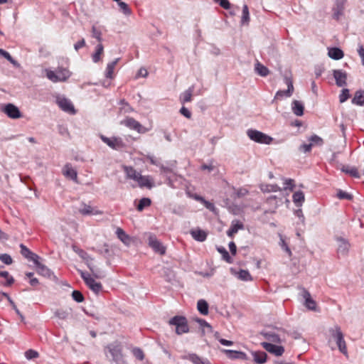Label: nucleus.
Listing matches in <instances>:
<instances>
[{
	"mask_svg": "<svg viewBox=\"0 0 364 364\" xmlns=\"http://www.w3.org/2000/svg\"><path fill=\"white\" fill-rule=\"evenodd\" d=\"M105 354L112 364H127L122 353V345L114 341L105 347Z\"/></svg>",
	"mask_w": 364,
	"mask_h": 364,
	"instance_id": "1",
	"label": "nucleus"
},
{
	"mask_svg": "<svg viewBox=\"0 0 364 364\" xmlns=\"http://www.w3.org/2000/svg\"><path fill=\"white\" fill-rule=\"evenodd\" d=\"M330 339L329 342L332 340L336 343L338 350L344 355L348 354L346 341L343 338V334L338 326H335L329 329Z\"/></svg>",
	"mask_w": 364,
	"mask_h": 364,
	"instance_id": "2",
	"label": "nucleus"
},
{
	"mask_svg": "<svg viewBox=\"0 0 364 364\" xmlns=\"http://www.w3.org/2000/svg\"><path fill=\"white\" fill-rule=\"evenodd\" d=\"M168 324L176 326V333L178 335H181L189 331L188 321L184 316H175L169 320Z\"/></svg>",
	"mask_w": 364,
	"mask_h": 364,
	"instance_id": "3",
	"label": "nucleus"
},
{
	"mask_svg": "<svg viewBox=\"0 0 364 364\" xmlns=\"http://www.w3.org/2000/svg\"><path fill=\"white\" fill-rule=\"evenodd\" d=\"M47 77L52 82H63L65 81L69 78L70 74L68 70L63 68H59L57 70H48L47 71Z\"/></svg>",
	"mask_w": 364,
	"mask_h": 364,
	"instance_id": "4",
	"label": "nucleus"
},
{
	"mask_svg": "<svg viewBox=\"0 0 364 364\" xmlns=\"http://www.w3.org/2000/svg\"><path fill=\"white\" fill-rule=\"evenodd\" d=\"M247 134L251 140L260 144H269L273 140L271 136L255 129H248Z\"/></svg>",
	"mask_w": 364,
	"mask_h": 364,
	"instance_id": "5",
	"label": "nucleus"
},
{
	"mask_svg": "<svg viewBox=\"0 0 364 364\" xmlns=\"http://www.w3.org/2000/svg\"><path fill=\"white\" fill-rule=\"evenodd\" d=\"M147 236L149 246L156 252L161 255L166 253V247L157 239L155 235L148 232L145 234Z\"/></svg>",
	"mask_w": 364,
	"mask_h": 364,
	"instance_id": "6",
	"label": "nucleus"
},
{
	"mask_svg": "<svg viewBox=\"0 0 364 364\" xmlns=\"http://www.w3.org/2000/svg\"><path fill=\"white\" fill-rule=\"evenodd\" d=\"M80 276L82 279L84 280L86 285L95 293L98 294L102 289V286L100 282H97L95 280L91 275L83 271H80Z\"/></svg>",
	"mask_w": 364,
	"mask_h": 364,
	"instance_id": "7",
	"label": "nucleus"
},
{
	"mask_svg": "<svg viewBox=\"0 0 364 364\" xmlns=\"http://www.w3.org/2000/svg\"><path fill=\"white\" fill-rule=\"evenodd\" d=\"M120 124L124 125L130 129L136 131L140 134L146 133L148 131L146 128L132 117H126L120 122Z\"/></svg>",
	"mask_w": 364,
	"mask_h": 364,
	"instance_id": "8",
	"label": "nucleus"
},
{
	"mask_svg": "<svg viewBox=\"0 0 364 364\" xmlns=\"http://www.w3.org/2000/svg\"><path fill=\"white\" fill-rule=\"evenodd\" d=\"M284 82H285L286 85H287V90L277 91L274 96V100H282L284 97H289L291 96V95L294 92V86H293L292 80L290 77L286 76V77H284Z\"/></svg>",
	"mask_w": 364,
	"mask_h": 364,
	"instance_id": "9",
	"label": "nucleus"
},
{
	"mask_svg": "<svg viewBox=\"0 0 364 364\" xmlns=\"http://www.w3.org/2000/svg\"><path fill=\"white\" fill-rule=\"evenodd\" d=\"M1 111L11 119H19L22 117L19 109L11 103L5 105Z\"/></svg>",
	"mask_w": 364,
	"mask_h": 364,
	"instance_id": "10",
	"label": "nucleus"
},
{
	"mask_svg": "<svg viewBox=\"0 0 364 364\" xmlns=\"http://www.w3.org/2000/svg\"><path fill=\"white\" fill-rule=\"evenodd\" d=\"M261 346L267 352H269L276 356H281L284 352V348L282 346H277L275 344H273L271 343H267V342L261 343Z\"/></svg>",
	"mask_w": 364,
	"mask_h": 364,
	"instance_id": "11",
	"label": "nucleus"
},
{
	"mask_svg": "<svg viewBox=\"0 0 364 364\" xmlns=\"http://www.w3.org/2000/svg\"><path fill=\"white\" fill-rule=\"evenodd\" d=\"M76 252L79 255V256L86 261L88 268L93 273L95 277L97 278H102L104 275H102L99 271L95 269L94 267L90 264V261L93 260V258L90 257L87 252H85L82 250H76Z\"/></svg>",
	"mask_w": 364,
	"mask_h": 364,
	"instance_id": "12",
	"label": "nucleus"
},
{
	"mask_svg": "<svg viewBox=\"0 0 364 364\" xmlns=\"http://www.w3.org/2000/svg\"><path fill=\"white\" fill-rule=\"evenodd\" d=\"M100 138L103 142H105L109 147L114 149H119L123 148L124 146L122 139L119 137L108 138L107 136L102 135Z\"/></svg>",
	"mask_w": 364,
	"mask_h": 364,
	"instance_id": "13",
	"label": "nucleus"
},
{
	"mask_svg": "<svg viewBox=\"0 0 364 364\" xmlns=\"http://www.w3.org/2000/svg\"><path fill=\"white\" fill-rule=\"evenodd\" d=\"M57 104L62 110L71 114L75 113L74 106L69 100L65 97H59L57 99Z\"/></svg>",
	"mask_w": 364,
	"mask_h": 364,
	"instance_id": "14",
	"label": "nucleus"
},
{
	"mask_svg": "<svg viewBox=\"0 0 364 364\" xmlns=\"http://www.w3.org/2000/svg\"><path fill=\"white\" fill-rule=\"evenodd\" d=\"M301 296L305 300V306L309 310L316 311V302L311 298L309 291L305 289H302Z\"/></svg>",
	"mask_w": 364,
	"mask_h": 364,
	"instance_id": "15",
	"label": "nucleus"
},
{
	"mask_svg": "<svg viewBox=\"0 0 364 364\" xmlns=\"http://www.w3.org/2000/svg\"><path fill=\"white\" fill-rule=\"evenodd\" d=\"M336 83L338 87H343L346 85L347 73L341 70L333 71Z\"/></svg>",
	"mask_w": 364,
	"mask_h": 364,
	"instance_id": "16",
	"label": "nucleus"
},
{
	"mask_svg": "<svg viewBox=\"0 0 364 364\" xmlns=\"http://www.w3.org/2000/svg\"><path fill=\"white\" fill-rule=\"evenodd\" d=\"M346 1V0H336V4L333 9V17L334 19L338 20L343 15Z\"/></svg>",
	"mask_w": 364,
	"mask_h": 364,
	"instance_id": "17",
	"label": "nucleus"
},
{
	"mask_svg": "<svg viewBox=\"0 0 364 364\" xmlns=\"http://www.w3.org/2000/svg\"><path fill=\"white\" fill-rule=\"evenodd\" d=\"M136 182L141 188L146 187L150 189L154 186V180L150 176H142L140 174Z\"/></svg>",
	"mask_w": 364,
	"mask_h": 364,
	"instance_id": "18",
	"label": "nucleus"
},
{
	"mask_svg": "<svg viewBox=\"0 0 364 364\" xmlns=\"http://www.w3.org/2000/svg\"><path fill=\"white\" fill-rule=\"evenodd\" d=\"M21 248V254L28 259L30 261L32 262H36V260L39 259L40 257L36 254L32 252L28 248H27L26 246H25L23 244L20 245Z\"/></svg>",
	"mask_w": 364,
	"mask_h": 364,
	"instance_id": "19",
	"label": "nucleus"
},
{
	"mask_svg": "<svg viewBox=\"0 0 364 364\" xmlns=\"http://www.w3.org/2000/svg\"><path fill=\"white\" fill-rule=\"evenodd\" d=\"M78 211L83 215H98L102 213L101 212L95 210L91 205H87L84 203H81Z\"/></svg>",
	"mask_w": 364,
	"mask_h": 364,
	"instance_id": "20",
	"label": "nucleus"
},
{
	"mask_svg": "<svg viewBox=\"0 0 364 364\" xmlns=\"http://www.w3.org/2000/svg\"><path fill=\"white\" fill-rule=\"evenodd\" d=\"M116 235L122 242H123L126 246H129L132 240V237L127 234L123 229L117 228L116 230Z\"/></svg>",
	"mask_w": 364,
	"mask_h": 364,
	"instance_id": "21",
	"label": "nucleus"
},
{
	"mask_svg": "<svg viewBox=\"0 0 364 364\" xmlns=\"http://www.w3.org/2000/svg\"><path fill=\"white\" fill-rule=\"evenodd\" d=\"M338 247L337 250L338 255L340 256L345 257L348 255L350 244L343 238L338 239Z\"/></svg>",
	"mask_w": 364,
	"mask_h": 364,
	"instance_id": "22",
	"label": "nucleus"
},
{
	"mask_svg": "<svg viewBox=\"0 0 364 364\" xmlns=\"http://www.w3.org/2000/svg\"><path fill=\"white\" fill-rule=\"evenodd\" d=\"M123 170L126 173L127 178L132 179L136 182L140 173L137 172L132 166H123Z\"/></svg>",
	"mask_w": 364,
	"mask_h": 364,
	"instance_id": "23",
	"label": "nucleus"
},
{
	"mask_svg": "<svg viewBox=\"0 0 364 364\" xmlns=\"http://www.w3.org/2000/svg\"><path fill=\"white\" fill-rule=\"evenodd\" d=\"M190 233L193 239L199 242H203L207 238V233L200 228L193 229L190 231Z\"/></svg>",
	"mask_w": 364,
	"mask_h": 364,
	"instance_id": "24",
	"label": "nucleus"
},
{
	"mask_svg": "<svg viewBox=\"0 0 364 364\" xmlns=\"http://www.w3.org/2000/svg\"><path fill=\"white\" fill-rule=\"evenodd\" d=\"M254 362L257 364H264L267 361V355L264 351H253L252 352Z\"/></svg>",
	"mask_w": 364,
	"mask_h": 364,
	"instance_id": "25",
	"label": "nucleus"
},
{
	"mask_svg": "<svg viewBox=\"0 0 364 364\" xmlns=\"http://www.w3.org/2000/svg\"><path fill=\"white\" fill-rule=\"evenodd\" d=\"M291 109L295 115L300 117L304 114V106L301 102L294 100L291 103Z\"/></svg>",
	"mask_w": 364,
	"mask_h": 364,
	"instance_id": "26",
	"label": "nucleus"
},
{
	"mask_svg": "<svg viewBox=\"0 0 364 364\" xmlns=\"http://www.w3.org/2000/svg\"><path fill=\"white\" fill-rule=\"evenodd\" d=\"M231 272L234 274L239 279L242 281H252V277L247 270L240 269L239 272H235L231 269Z\"/></svg>",
	"mask_w": 364,
	"mask_h": 364,
	"instance_id": "27",
	"label": "nucleus"
},
{
	"mask_svg": "<svg viewBox=\"0 0 364 364\" xmlns=\"http://www.w3.org/2000/svg\"><path fill=\"white\" fill-rule=\"evenodd\" d=\"M223 351L230 358L242 360L247 359V355L243 352L232 350H223Z\"/></svg>",
	"mask_w": 364,
	"mask_h": 364,
	"instance_id": "28",
	"label": "nucleus"
},
{
	"mask_svg": "<svg viewBox=\"0 0 364 364\" xmlns=\"http://www.w3.org/2000/svg\"><path fill=\"white\" fill-rule=\"evenodd\" d=\"M185 358L189 360L194 364H210L208 359H203L195 353L188 354Z\"/></svg>",
	"mask_w": 364,
	"mask_h": 364,
	"instance_id": "29",
	"label": "nucleus"
},
{
	"mask_svg": "<svg viewBox=\"0 0 364 364\" xmlns=\"http://www.w3.org/2000/svg\"><path fill=\"white\" fill-rule=\"evenodd\" d=\"M34 264L36 266L37 272L38 274L47 277H50L51 271L44 264L39 262L38 259L36 260V262H34Z\"/></svg>",
	"mask_w": 364,
	"mask_h": 364,
	"instance_id": "30",
	"label": "nucleus"
},
{
	"mask_svg": "<svg viewBox=\"0 0 364 364\" xmlns=\"http://www.w3.org/2000/svg\"><path fill=\"white\" fill-rule=\"evenodd\" d=\"M328 55L331 58L334 60H340L344 55L343 50L338 48H328Z\"/></svg>",
	"mask_w": 364,
	"mask_h": 364,
	"instance_id": "31",
	"label": "nucleus"
},
{
	"mask_svg": "<svg viewBox=\"0 0 364 364\" xmlns=\"http://www.w3.org/2000/svg\"><path fill=\"white\" fill-rule=\"evenodd\" d=\"M262 335L269 342L271 343H280L282 342L279 335L274 332H265L262 333Z\"/></svg>",
	"mask_w": 364,
	"mask_h": 364,
	"instance_id": "32",
	"label": "nucleus"
},
{
	"mask_svg": "<svg viewBox=\"0 0 364 364\" xmlns=\"http://www.w3.org/2000/svg\"><path fill=\"white\" fill-rule=\"evenodd\" d=\"M63 174L73 180L75 181L77 179V172L76 171L72 168V166L70 164H66L63 169Z\"/></svg>",
	"mask_w": 364,
	"mask_h": 364,
	"instance_id": "33",
	"label": "nucleus"
},
{
	"mask_svg": "<svg viewBox=\"0 0 364 364\" xmlns=\"http://www.w3.org/2000/svg\"><path fill=\"white\" fill-rule=\"evenodd\" d=\"M193 89L194 87L192 86L181 95L180 101L181 103L184 104L191 101Z\"/></svg>",
	"mask_w": 364,
	"mask_h": 364,
	"instance_id": "34",
	"label": "nucleus"
},
{
	"mask_svg": "<svg viewBox=\"0 0 364 364\" xmlns=\"http://www.w3.org/2000/svg\"><path fill=\"white\" fill-rule=\"evenodd\" d=\"M292 199H293V202L294 203V204L296 206L300 207V206H301L302 203L304 202V200H305L304 194L301 191H296L293 194Z\"/></svg>",
	"mask_w": 364,
	"mask_h": 364,
	"instance_id": "35",
	"label": "nucleus"
},
{
	"mask_svg": "<svg viewBox=\"0 0 364 364\" xmlns=\"http://www.w3.org/2000/svg\"><path fill=\"white\" fill-rule=\"evenodd\" d=\"M119 60V58L115 59L114 61L109 63L107 64V68H106V73L105 76L107 78H113L114 77V70L117 64L118 61Z\"/></svg>",
	"mask_w": 364,
	"mask_h": 364,
	"instance_id": "36",
	"label": "nucleus"
},
{
	"mask_svg": "<svg viewBox=\"0 0 364 364\" xmlns=\"http://www.w3.org/2000/svg\"><path fill=\"white\" fill-rule=\"evenodd\" d=\"M104 47L102 43L97 45L95 52L92 54V60L94 63H98L101 60V55L103 54Z\"/></svg>",
	"mask_w": 364,
	"mask_h": 364,
	"instance_id": "37",
	"label": "nucleus"
},
{
	"mask_svg": "<svg viewBox=\"0 0 364 364\" xmlns=\"http://www.w3.org/2000/svg\"><path fill=\"white\" fill-rule=\"evenodd\" d=\"M197 309L202 315H207L208 314V304L204 299L198 300Z\"/></svg>",
	"mask_w": 364,
	"mask_h": 364,
	"instance_id": "38",
	"label": "nucleus"
},
{
	"mask_svg": "<svg viewBox=\"0 0 364 364\" xmlns=\"http://www.w3.org/2000/svg\"><path fill=\"white\" fill-rule=\"evenodd\" d=\"M352 102L358 105H364V91L358 90L355 93L354 97L352 100Z\"/></svg>",
	"mask_w": 364,
	"mask_h": 364,
	"instance_id": "39",
	"label": "nucleus"
},
{
	"mask_svg": "<svg viewBox=\"0 0 364 364\" xmlns=\"http://www.w3.org/2000/svg\"><path fill=\"white\" fill-rule=\"evenodd\" d=\"M341 171L356 178H359L360 176L357 168L355 167L343 166Z\"/></svg>",
	"mask_w": 364,
	"mask_h": 364,
	"instance_id": "40",
	"label": "nucleus"
},
{
	"mask_svg": "<svg viewBox=\"0 0 364 364\" xmlns=\"http://www.w3.org/2000/svg\"><path fill=\"white\" fill-rule=\"evenodd\" d=\"M119 105L121 106L119 107V110L121 112H124V114H126L130 113L134 111L133 108L124 100H121L119 101Z\"/></svg>",
	"mask_w": 364,
	"mask_h": 364,
	"instance_id": "41",
	"label": "nucleus"
},
{
	"mask_svg": "<svg viewBox=\"0 0 364 364\" xmlns=\"http://www.w3.org/2000/svg\"><path fill=\"white\" fill-rule=\"evenodd\" d=\"M218 251L222 255L223 259L228 263L231 264L233 262L232 257L230 256L228 252L223 247H219L217 248Z\"/></svg>",
	"mask_w": 364,
	"mask_h": 364,
	"instance_id": "42",
	"label": "nucleus"
},
{
	"mask_svg": "<svg viewBox=\"0 0 364 364\" xmlns=\"http://www.w3.org/2000/svg\"><path fill=\"white\" fill-rule=\"evenodd\" d=\"M151 203V200L149 198H141L136 207L138 211H142L145 208L150 206Z\"/></svg>",
	"mask_w": 364,
	"mask_h": 364,
	"instance_id": "43",
	"label": "nucleus"
},
{
	"mask_svg": "<svg viewBox=\"0 0 364 364\" xmlns=\"http://www.w3.org/2000/svg\"><path fill=\"white\" fill-rule=\"evenodd\" d=\"M255 70L259 75L263 77H265L269 74L268 68L259 63L256 64Z\"/></svg>",
	"mask_w": 364,
	"mask_h": 364,
	"instance_id": "44",
	"label": "nucleus"
},
{
	"mask_svg": "<svg viewBox=\"0 0 364 364\" xmlns=\"http://www.w3.org/2000/svg\"><path fill=\"white\" fill-rule=\"evenodd\" d=\"M249 191L245 188H234V193L232 197L235 198H242L248 194Z\"/></svg>",
	"mask_w": 364,
	"mask_h": 364,
	"instance_id": "45",
	"label": "nucleus"
},
{
	"mask_svg": "<svg viewBox=\"0 0 364 364\" xmlns=\"http://www.w3.org/2000/svg\"><path fill=\"white\" fill-rule=\"evenodd\" d=\"M0 55L5 58L6 60H8L11 64H13L16 67H18L19 64L17 63L16 60H15L11 55L6 50L0 48Z\"/></svg>",
	"mask_w": 364,
	"mask_h": 364,
	"instance_id": "46",
	"label": "nucleus"
},
{
	"mask_svg": "<svg viewBox=\"0 0 364 364\" xmlns=\"http://www.w3.org/2000/svg\"><path fill=\"white\" fill-rule=\"evenodd\" d=\"M250 21V13L248 6L247 5H244L242 8V23H248Z\"/></svg>",
	"mask_w": 364,
	"mask_h": 364,
	"instance_id": "47",
	"label": "nucleus"
},
{
	"mask_svg": "<svg viewBox=\"0 0 364 364\" xmlns=\"http://www.w3.org/2000/svg\"><path fill=\"white\" fill-rule=\"evenodd\" d=\"M262 191H266V192H277L281 191L282 189L280 187H279L277 185H266L264 188V186L261 187Z\"/></svg>",
	"mask_w": 364,
	"mask_h": 364,
	"instance_id": "48",
	"label": "nucleus"
},
{
	"mask_svg": "<svg viewBox=\"0 0 364 364\" xmlns=\"http://www.w3.org/2000/svg\"><path fill=\"white\" fill-rule=\"evenodd\" d=\"M230 228L232 232L237 233L239 230H242L244 228V225L239 220H235L232 222Z\"/></svg>",
	"mask_w": 364,
	"mask_h": 364,
	"instance_id": "49",
	"label": "nucleus"
},
{
	"mask_svg": "<svg viewBox=\"0 0 364 364\" xmlns=\"http://www.w3.org/2000/svg\"><path fill=\"white\" fill-rule=\"evenodd\" d=\"M118 6L120 11L125 15L131 14L132 11L127 4L123 1H119L118 2Z\"/></svg>",
	"mask_w": 364,
	"mask_h": 364,
	"instance_id": "50",
	"label": "nucleus"
},
{
	"mask_svg": "<svg viewBox=\"0 0 364 364\" xmlns=\"http://www.w3.org/2000/svg\"><path fill=\"white\" fill-rule=\"evenodd\" d=\"M92 37L96 38L100 42V43H101L102 32L98 28H97L95 26H93L92 28Z\"/></svg>",
	"mask_w": 364,
	"mask_h": 364,
	"instance_id": "51",
	"label": "nucleus"
},
{
	"mask_svg": "<svg viewBox=\"0 0 364 364\" xmlns=\"http://www.w3.org/2000/svg\"><path fill=\"white\" fill-rule=\"evenodd\" d=\"M311 144L313 145L321 146L323 144V140L318 136L314 134L309 138Z\"/></svg>",
	"mask_w": 364,
	"mask_h": 364,
	"instance_id": "52",
	"label": "nucleus"
},
{
	"mask_svg": "<svg viewBox=\"0 0 364 364\" xmlns=\"http://www.w3.org/2000/svg\"><path fill=\"white\" fill-rule=\"evenodd\" d=\"M196 321L200 324V327L202 328V332L203 334L205 333V328H207L210 331H212V327L211 326L206 322L204 319L202 318H197Z\"/></svg>",
	"mask_w": 364,
	"mask_h": 364,
	"instance_id": "53",
	"label": "nucleus"
},
{
	"mask_svg": "<svg viewBox=\"0 0 364 364\" xmlns=\"http://www.w3.org/2000/svg\"><path fill=\"white\" fill-rule=\"evenodd\" d=\"M72 297L75 301L78 303L82 302L84 301V296L82 294L77 290H75L73 291Z\"/></svg>",
	"mask_w": 364,
	"mask_h": 364,
	"instance_id": "54",
	"label": "nucleus"
},
{
	"mask_svg": "<svg viewBox=\"0 0 364 364\" xmlns=\"http://www.w3.org/2000/svg\"><path fill=\"white\" fill-rule=\"evenodd\" d=\"M25 356L27 359L31 360L38 357V353L34 350L30 349L26 351Z\"/></svg>",
	"mask_w": 364,
	"mask_h": 364,
	"instance_id": "55",
	"label": "nucleus"
},
{
	"mask_svg": "<svg viewBox=\"0 0 364 364\" xmlns=\"http://www.w3.org/2000/svg\"><path fill=\"white\" fill-rule=\"evenodd\" d=\"M350 97L348 89H343L339 96L340 102H346Z\"/></svg>",
	"mask_w": 364,
	"mask_h": 364,
	"instance_id": "56",
	"label": "nucleus"
},
{
	"mask_svg": "<svg viewBox=\"0 0 364 364\" xmlns=\"http://www.w3.org/2000/svg\"><path fill=\"white\" fill-rule=\"evenodd\" d=\"M0 260L6 264H11L13 262L11 257L7 254L0 255Z\"/></svg>",
	"mask_w": 364,
	"mask_h": 364,
	"instance_id": "57",
	"label": "nucleus"
},
{
	"mask_svg": "<svg viewBox=\"0 0 364 364\" xmlns=\"http://www.w3.org/2000/svg\"><path fill=\"white\" fill-rule=\"evenodd\" d=\"M132 353L139 360H142L144 358V354L142 350L138 348L133 349Z\"/></svg>",
	"mask_w": 364,
	"mask_h": 364,
	"instance_id": "58",
	"label": "nucleus"
},
{
	"mask_svg": "<svg viewBox=\"0 0 364 364\" xmlns=\"http://www.w3.org/2000/svg\"><path fill=\"white\" fill-rule=\"evenodd\" d=\"M284 183L285 185V186L284 187V190H287V189H290L291 191L293 190V188L294 187V181L293 179L285 178Z\"/></svg>",
	"mask_w": 364,
	"mask_h": 364,
	"instance_id": "59",
	"label": "nucleus"
},
{
	"mask_svg": "<svg viewBox=\"0 0 364 364\" xmlns=\"http://www.w3.org/2000/svg\"><path fill=\"white\" fill-rule=\"evenodd\" d=\"M337 197L339 199H346V200H351L353 198L350 194H349L348 193H346L345 191H343L341 190L338 191V192L337 193Z\"/></svg>",
	"mask_w": 364,
	"mask_h": 364,
	"instance_id": "60",
	"label": "nucleus"
},
{
	"mask_svg": "<svg viewBox=\"0 0 364 364\" xmlns=\"http://www.w3.org/2000/svg\"><path fill=\"white\" fill-rule=\"evenodd\" d=\"M97 252H98L99 254H100L105 257L106 255H109V249L108 245L105 243L102 248L97 250Z\"/></svg>",
	"mask_w": 364,
	"mask_h": 364,
	"instance_id": "61",
	"label": "nucleus"
},
{
	"mask_svg": "<svg viewBox=\"0 0 364 364\" xmlns=\"http://www.w3.org/2000/svg\"><path fill=\"white\" fill-rule=\"evenodd\" d=\"M214 1L219 4V5L225 9H229L230 8V3L228 0H214Z\"/></svg>",
	"mask_w": 364,
	"mask_h": 364,
	"instance_id": "62",
	"label": "nucleus"
},
{
	"mask_svg": "<svg viewBox=\"0 0 364 364\" xmlns=\"http://www.w3.org/2000/svg\"><path fill=\"white\" fill-rule=\"evenodd\" d=\"M280 246L289 255V256L291 255V250L289 249L287 244L285 242L284 240L282 237H281Z\"/></svg>",
	"mask_w": 364,
	"mask_h": 364,
	"instance_id": "63",
	"label": "nucleus"
},
{
	"mask_svg": "<svg viewBox=\"0 0 364 364\" xmlns=\"http://www.w3.org/2000/svg\"><path fill=\"white\" fill-rule=\"evenodd\" d=\"M55 315L60 319H66L68 318V313L63 310H58L55 311Z\"/></svg>",
	"mask_w": 364,
	"mask_h": 364,
	"instance_id": "64",
	"label": "nucleus"
}]
</instances>
